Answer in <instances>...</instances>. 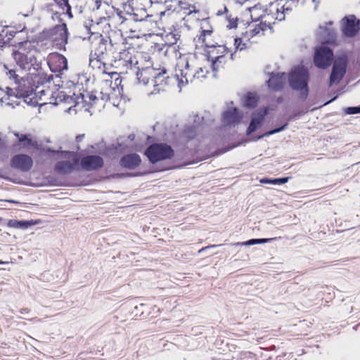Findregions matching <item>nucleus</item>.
<instances>
[{"mask_svg":"<svg viewBox=\"0 0 360 360\" xmlns=\"http://www.w3.org/2000/svg\"><path fill=\"white\" fill-rule=\"evenodd\" d=\"M208 25V22L205 20L201 23L202 31L198 37V41H201L205 47L210 49L207 51V57H210L212 54L214 53L217 42L212 39V29H205Z\"/></svg>","mask_w":360,"mask_h":360,"instance_id":"nucleus-7","label":"nucleus"},{"mask_svg":"<svg viewBox=\"0 0 360 360\" xmlns=\"http://www.w3.org/2000/svg\"><path fill=\"white\" fill-rule=\"evenodd\" d=\"M102 1L101 0H96L95 1V6L94 9L98 10L101 6Z\"/></svg>","mask_w":360,"mask_h":360,"instance_id":"nucleus-59","label":"nucleus"},{"mask_svg":"<svg viewBox=\"0 0 360 360\" xmlns=\"http://www.w3.org/2000/svg\"><path fill=\"white\" fill-rule=\"evenodd\" d=\"M136 79L139 83L147 85L150 82L154 86L152 94L159 93L162 87L168 84L169 75L165 68H155L147 66L139 69L136 72Z\"/></svg>","mask_w":360,"mask_h":360,"instance_id":"nucleus-2","label":"nucleus"},{"mask_svg":"<svg viewBox=\"0 0 360 360\" xmlns=\"http://www.w3.org/2000/svg\"><path fill=\"white\" fill-rule=\"evenodd\" d=\"M4 71L6 75L8 77L9 79L13 80L14 84L17 82L20 77L16 73V70L14 68H8V67L6 65H4Z\"/></svg>","mask_w":360,"mask_h":360,"instance_id":"nucleus-35","label":"nucleus"},{"mask_svg":"<svg viewBox=\"0 0 360 360\" xmlns=\"http://www.w3.org/2000/svg\"><path fill=\"white\" fill-rule=\"evenodd\" d=\"M344 112L347 115H354L360 113V105L355 107H347L344 108Z\"/></svg>","mask_w":360,"mask_h":360,"instance_id":"nucleus-46","label":"nucleus"},{"mask_svg":"<svg viewBox=\"0 0 360 360\" xmlns=\"http://www.w3.org/2000/svg\"><path fill=\"white\" fill-rule=\"evenodd\" d=\"M65 10L66 11L65 13L69 16L70 18H72L73 17L72 11H71V6L69 5L67 6Z\"/></svg>","mask_w":360,"mask_h":360,"instance_id":"nucleus-56","label":"nucleus"},{"mask_svg":"<svg viewBox=\"0 0 360 360\" xmlns=\"http://www.w3.org/2000/svg\"><path fill=\"white\" fill-rule=\"evenodd\" d=\"M151 4H158L162 1V0H150Z\"/></svg>","mask_w":360,"mask_h":360,"instance_id":"nucleus-64","label":"nucleus"},{"mask_svg":"<svg viewBox=\"0 0 360 360\" xmlns=\"http://www.w3.org/2000/svg\"><path fill=\"white\" fill-rule=\"evenodd\" d=\"M78 162L77 158L75 160L74 163L68 160L59 161L55 165L54 170L61 175L70 174L75 169V166L78 164Z\"/></svg>","mask_w":360,"mask_h":360,"instance_id":"nucleus-18","label":"nucleus"},{"mask_svg":"<svg viewBox=\"0 0 360 360\" xmlns=\"http://www.w3.org/2000/svg\"><path fill=\"white\" fill-rule=\"evenodd\" d=\"M20 225V221H18V220L11 219L8 222V226L15 228V229H20V226H19Z\"/></svg>","mask_w":360,"mask_h":360,"instance_id":"nucleus-51","label":"nucleus"},{"mask_svg":"<svg viewBox=\"0 0 360 360\" xmlns=\"http://www.w3.org/2000/svg\"><path fill=\"white\" fill-rule=\"evenodd\" d=\"M20 229H26L30 226L37 224V221L33 220H21L20 221Z\"/></svg>","mask_w":360,"mask_h":360,"instance_id":"nucleus-47","label":"nucleus"},{"mask_svg":"<svg viewBox=\"0 0 360 360\" xmlns=\"http://www.w3.org/2000/svg\"><path fill=\"white\" fill-rule=\"evenodd\" d=\"M321 37V39L325 42H328L331 39L334 37V30L327 27V26H320L318 32Z\"/></svg>","mask_w":360,"mask_h":360,"instance_id":"nucleus-27","label":"nucleus"},{"mask_svg":"<svg viewBox=\"0 0 360 360\" xmlns=\"http://www.w3.org/2000/svg\"><path fill=\"white\" fill-rule=\"evenodd\" d=\"M127 11H133V8H131L129 6H126L124 8V11H120L119 9L116 10L117 15L119 17V18L120 20H122V22H124L125 20H127L128 19L126 17V15H127V12H126Z\"/></svg>","mask_w":360,"mask_h":360,"instance_id":"nucleus-43","label":"nucleus"},{"mask_svg":"<svg viewBox=\"0 0 360 360\" xmlns=\"http://www.w3.org/2000/svg\"><path fill=\"white\" fill-rule=\"evenodd\" d=\"M229 49L224 45H219L217 43V47L214 53V56L219 55H225V53H228Z\"/></svg>","mask_w":360,"mask_h":360,"instance_id":"nucleus-44","label":"nucleus"},{"mask_svg":"<svg viewBox=\"0 0 360 360\" xmlns=\"http://www.w3.org/2000/svg\"><path fill=\"white\" fill-rule=\"evenodd\" d=\"M127 14L131 17V20L136 22L143 20L147 16L146 11L145 9L141 10L140 13L135 12L134 10L127 11Z\"/></svg>","mask_w":360,"mask_h":360,"instance_id":"nucleus-30","label":"nucleus"},{"mask_svg":"<svg viewBox=\"0 0 360 360\" xmlns=\"http://www.w3.org/2000/svg\"><path fill=\"white\" fill-rule=\"evenodd\" d=\"M207 73L208 70H205L202 67H196L195 65V79L201 80L202 79L205 78Z\"/></svg>","mask_w":360,"mask_h":360,"instance_id":"nucleus-40","label":"nucleus"},{"mask_svg":"<svg viewBox=\"0 0 360 360\" xmlns=\"http://www.w3.org/2000/svg\"><path fill=\"white\" fill-rule=\"evenodd\" d=\"M57 5L63 11L70 5L68 0H55Z\"/></svg>","mask_w":360,"mask_h":360,"instance_id":"nucleus-50","label":"nucleus"},{"mask_svg":"<svg viewBox=\"0 0 360 360\" xmlns=\"http://www.w3.org/2000/svg\"><path fill=\"white\" fill-rule=\"evenodd\" d=\"M39 87L38 86L35 85V86H34V94H36L33 95L32 96L37 102H38V100L43 101V96L46 95V94H49V95L51 96L52 91L50 89H39V91H37V89H39Z\"/></svg>","mask_w":360,"mask_h":360,"instance_id":"nucleus-34","label":"nucleus"},{"mask_svg":"<svg viewBox=\"0 0 360 360\" xmlns=\"http://www.w3.org/2000/svg\"><path fill=\"white\" fill-rule=\"evenodd\" d=\"M6 147V142L4 139L2 138V134L0 133V149Z\"/></svg>","mask_w":360,"mask_h":360,"instance_id":"nucleus-58","label":"nucleus"},{"mask_svg":"<svg viewBox=\"0 0 360 360\" xmlns=\"http://www.w3.org/2000/svg\"><path fill=\"white\" fill-rule=\"evenodd\" d=\"M145 155L150 163L155 164L162 160L172 159L174 155V150L167 143H155L146 148Z\"/></svg>","mask_w":360,"mask_h":360,"instance_id":"nucleus-5","label":"nucleus"},{"mask_svg":"<svg viewBox=\"0 0 360 360\" xmlns=\"http://www.w3.org/2000/svg\"><path fill=\"white\" fill-rule=\"evenodd\" d=\"M48 65L52 72L60 73L63 70H68V60L65 56L61 54H57L50 58Z\"/></svg>","mask_w":360,"mask_h":360,"instance_id":"nucleus-15","label":"nucleus"},{"mask_svg":"<svg viewBox=\"0 0 360 360\" xmlns=\"http://www.w3.org/2000/svg\"><path fill=\"white\" fill-rule=\"evenodd\" d=\"M234 46L236 50L239 51L245 50L247 48L246 44L243 43L240 38H236L234 39Z\"/></svg>","mask_w":360,"mask_h":360,"instance_id":"nucleus-45","label":"nucleus"},{"mask_svg":"<svg viewBox=\"0 0 360 360\" xmlns=\"http://www.w3.org/2000/svg\"><path fill=\"white\" fill-rule=\"evenodd\" d=\"M236 3L237 4H243L245 1H246L247 0H234Z\"/></svg>","mask_w":360,"mask_h":360,"instance_id":"nucleus-63","label":"nucleus"},{"mask_svg":"<svg viewBox=\"0 0 360 360\" xmlns=\"http://www.w3.org/2000/svg\"><path fill=\"white\" fill-rule=\"evenodd\" d=\"M190 119L193 121V124L192 126L199 129L204 126L211 125L213 120L210 118V114L207 112H205L202 116L198 114H193L190 116Z\"/></svg>","mask_w":360,"mask_h":360,"instance_id":"nucleus-19","label":"nucleus"},{"mask_svg":"<svg viewBox=\"0 0 360 360\" xmlns=\"http://www.w3.org/2000/svg\"><path fill=\"white\" fill-rule=\"evenodd\" d=\"M207 60L212 63V71L216 72L223 65L226 63V58L224 55L214 56L212 54L210 57H207Z\"/></svg>","mask_w":360,"mask_h":360,"instance_id":"nucleus-23","label":"nucleus"},{"mask_svg":"<svg viewBox=\"0 0 360 360\" xmlns=\"http://www.w3.org/2000/svg\"><path fill=\"white\" fill-rule=\"evenodd\" d=\"M226 18L229 22V24L226 25L227 28L233 29L237 27L238 18L236 16L232 17L231 15H227Z\"/></svg>","mask_w":360,"mask_h":360,"instance_id":"nucleus-42","label":"nucleus"},{"mask_svg":"<svg viewBox=\"0 0 360 360\" xmlns=\"http://www.w3.org/2000/svg\"><path fill=\"white\" fill-rule=\"evenodd\" d=\"M180 35L178 34L169 33L166 35V39L168 43L170 44L169 48L175 49V46L174 45L176 44L177 40L179 39Z\"/></svg>","mask_w":360,"mask_h":360,"instance_id":"nucleus-39","label":"nucleus"},{"mask_svg":"<svg viewBox=\"0 0 360 360\" xmlns=\"http://www.w3.org/2000/svg\"><path fill=\"white\" fill-rule=\"evenodd\" d=\"M288 122H285L283 125L281 126L280 127L275 128L274 129L269 130L266 131L262 135L257 136V137L252 139L253 141H258L264 137L269 136L271 135H273L274 134L281 132L283 130H285L288 127Z\"/></svg>","mask_w":360,"mask_h":360,"instance_id":"nucleus-31","label":"nucleus"},{"mask_svg":"<svg viewBox=\"0 0 360 360\" xmlns=\"http://www.w3.org/2000/svg\"><path fill=\"white\" fill-rule=\"evenodd\" d=\"M70 99H72L71 97L68 96L65 91H57L51 93V96L49 98V103L56 105L58 103H69Z\"/></svg>","mask_w":360,"mask_h":360,"instance_id":"nucleus-22","label":"nucleus"},{"mask_svg":"<svg viewBox=\"0 0 360 360\" xmlns=\"http://www.w3.org/2000/svg\"><path fill=\"white\" fill-rule=\"evenodd\" d=\"M13 168L18 169L22 172H28L33 165L32 158L25 154H18L14 155L11 161Z\"/></svg>","mask_w":360,"mask_h":360,"instance_id":"nucleus-12","label":"nucleus"},{"mask_svg":"<svg viewBox=\"0 0 360 360\" xmlns=\"http://www.w3.org/2000/svg\"><path fill=\"white\" fill-rule=\"evenodd\" d=\"M360 30V20H357L355 15H350L342 20V31L345 36L352 37L355 36Z\"/></svg>","mask_w":360,"mask_h":360,"instance_id":"nucleus-9","label":"nucleus"},{"mask_svg":"<svg viewBox=\"0 0 360 360\" xmlns=\"http://www.w3.org/2000/svg\"><path fill=\"white\" fill-rule=\"evenodd\" d=\"M276 238H252L250 239L245 242H238L232 243V245L235 246H250V245H254L257 244H263L269 242H271L273 240H275Z\"/></svg>","mask_w":360,"mask_h":360,"instance_id":"nucleus-26","label":"nucleus"},{"mask_svg":"<svg viewBox=\"0 0 360 360\" xmlns=\"http://www.w3.org/2000/svg\"><path fill=\"white\" fill-rule=\"evenodd\" d=\"M14 135L18 139L19 142L22 144L25 148L34 147L38 148L37 141L32 139L29 134H22L18 132L14 133Z\"/></svg>","mask_w":360,"mask_h":360,"instance_id":"nucleus-24","label":"nucleus"},{"mask_svg":"<svg viewBox=\"0 0 360 360\" xmlns=\"http://www.w3.org/2000/svg\"><path fill=\"white\" fill-rule=\"evenodd\" d=\"M131 51L133 52L131 49H122L120 51L117 58L121 65L131 60V58L133 57Z\"/></svg>","mask_w":360,"mask_h":360,"instance_id":"nucleus-33","label":"nucleus"},{"mask_svg":"<svg viewBox=\"0 0 360 360\" xmlns=\"http://www.w3.org/2000/svg\"><path fill=\"white\" fill-rule=\"evenodd\" d=\"M56 30L59 32L53 39V44L56 49L65 51V45L68 41V31L65 23L56 26Z\"/></svg>","mask_w":360,"mask_h":360,"instance_id":"nucleus-14","label":"nucleus"},{"mask_svg":"<svg viewBox=\"0 0 360 360\" xmlns=\"http://www.w3.org/2000/svg\"><path fill=\"white\" fill-rule=\"evenodd\" d=\"M286 79L285 72H271L267 81L268 86L273 91H279L283 89Z\"/></svg>","mask_w":360,"mask_h":360,"instance_id":"nucleus-16","label":"nucleus"},{"mask_svg":"<svg viewBox=\"0 0 360 360\" xmlns=\"http://www.w3.org/2000/svg\"><path fill=\"white\" fill-rule=\"evenodd\" d=\"M239 360H255V355L250 352H241L238 354Z\"/></svg>","mask_w":360,"mask_h":360,"instance_id":"nucleus-41","label":"nucleus"},{"mask_svg":"<svg viewBox=\"0 0 360 360\" xmlns=\"http://www.w3.org/2000/svg\"><path fill=\"white\" fill-rule=\"evenodd\" d=\"M60 13L58 12H56L53 14L52 18L54 19L55 18H59Z\"/></svg>","mask_w":360,"mask_h":360,"instance_id":"nucleus-62","label":"nucleus"},{"mask_svg":"<svg viewBox=\"0 0 360 360\" xmlns=\"http://www.w3.org/2000/svg\"><path fill=\"white\" fill-rule=\"evenodd\" d=\"M138 65V60H136L135 56H133L131 58V60H129V61L125 62L122 64L123 66H126L127 69H129L133 71H139L140 68L137 66Z\"/></svg>","mask_w":360,"mask_h":360,"instance_id":"nucleus-37","label":"nucleus"},{"mask_svg":"<svg viewBox=\"0 0 360 360\" xmlns=\"http://www.w3.org/2000/svg\"><path fill=\"white\" fill-rule=\"evenodd\" d=\"M47 153H55V154H58V153H60V154H63V153H70V152L68 151H60V150H52L51 148H48L47 149Z\"/></svg>","mask_w":360,"mask_h":360,"instance_id":"nucleus-55","label":"nucleus"},{"mask_svg":"<svg viewBox=\"0 0 360 360\" xmlns=\"http://www.w3.org/2000/svg\"><path fill=\"white\" fill-rule=\"evenodd\" d=\"M276 14L275 18L276 20L281 21L285 19V15L286 13L283 10L281 9V7L280 8L276 7Z\"/></svg>","mask_w":360,"mask_h":360,"instance_id":"nucleus-49","label":"nucleus"},{"mask_svg":"<svg viewBox=\"0 0 360 360\" xmlns=\"http://www.w3.org/2000/svg\"><path fill=\"white\" fill-rule=\"evenodd\" d=\"M290 177H282L275 179L263 178L260 180L262 184H269L273 185H281L287 183Z\"/></svg>","mask_w":360,"mask_h":360,"instance_id":"nucleus-32","label":"nucleus"},{"mask_svg":"<svg viewBox=\"0 0 360 360\" xmlns=\"http://www.w3.org/2000/svg\"><path fill=\"white\" fill-rule=\"evenodd\" d=\"M141 162V157L136 153H131L124 155L120 160V165L122 167L134 169L139 167Z\"/></svg>","mask_w":360,"mask_h":360,"instance_id":"nucleus-17","label":"nucleus"},{"mask_svg":"<svg viewBox=\"0 0 360 360\" xmlns=\"http://www.w3.org/2000/svg\"><path fill=\"white\" fill-rule=\"evenodd\" d=\"M84 134H82V135H78V136L76 137V141H77V142H79V141H81L83 139V138H84Z\"/></svg>","mask_w":360,"mask_h":360,"instance_id":"nucleus-61","label":"nucleus"},{"mask_svg":"<svg viewBox=\"0 0 360 360\" xmlns=\"http://www.w3.org/2000/svg\"><path fill=\"white\" fill-rule=\"evenodd\" d=\"M101 99L103 101H108L110 99L109 94L108 93H103V91H101Z\"/></svg>","mask_w":360,"mask_h":360,"instance_id":"nucleus-57","label":"nucleus"},{"mask_svg":"<svg viewBox=\"0 0 360 360\" xmlns=\"http://www.w3.org/2000/svg\"><path fill=\"white\" fill-rule=\"evenodd\" d=\"M19 311L21 314H27L30 312V309L28 308H22Z\"/></svg>","mask_w":360,"mask_h":360,"instance_id":"nucleus-60","label":"nucleus"},{"mask_svg":"<svg viewBox=\"0 0 360 360\" xmlns=\"http://www.w3.org/2000/svg\"><path fill=\"white\" fill-rule=\"evenodd\" d=\"M347 63L345 60L338 59L333 63L329 77V86L338 84L345 75Z\"/></svg>","mask_w":360,"mask_h":360,"instance_id":"nucleus-10","label":"nucleus"},{"mask_svg":"<svg viewBox=\"0 0 360 360\" xmlns=\"http://www.w3.org/2000/svg\"><path fill=\"white\" fill-rule=\"evenodd\" d=\"M298 4L297 0H288L285 4L281 6V9L283 10L286 13L292 11Z\"/></svg>","mask_w":360,"mask_h":360,"instance_id":"nucleus-36","label":"nucleus"},{"mask_svg":"<svg viewBox=\"0 0 360 360\" xmlns=\"http://www.w3.org/2000/svg\"><path fill=\"white\" fill-rule=\"evenodd\" d=\"M198 129L193 126H186L183 136L188 141L194 139L198 134Z\"/></svg>","mask_w":360,"mask_h":360,"instance_id":"nucleus-29","label":"nucleus"},{"mask_svg":"<svg viewBox=\"0 0 360 360\" xmlns=\"http://www.w3.org/2000/svg\"><path fill=\"white\" fill-rule=\"evenodd\" d=\"M194 57L186 59H181L177 64L175 70L179 86L192 83L195 79Z\"/></svg>","mask_w":360,"mask_h":360,"instance_id":"nucleus-4","label":"nucleus"},{"mask_svg":"<svg viewBox=\"0 0 360 360\" xmlns=\"http://www.w3.org/2000/svg\"><path fill=\"white\" fill-rule=\"evenodd\" d=\"M257 96L253 93L248 92L245 97L244 105L246 108H253L257 105Z\"/></svg>","mask_w":360,"mask_h":360,"instance_id":"nucleus-28","label":"nucleus"},{"mask_svg":"<svg viewBox=\"0 0 360 360\" xmlns=\"http://www.w3.org/2000/svg\"><path fill=\"white\" fill-rule=\"evenodd\" d=\"M241 116L236 108L228 110L222 114V122L224 125L234 124L240 121Z\"/></svg>","mask_w":360,"mask_h":360,"instance_id":"nucleus-20","label":"nucleus"},{"mask_svg":"<svg viewBox=\"0 0 360 360\" xmlns=\"http://www.w3.org/2000/svg\"><path fill=\"white\" fill-rule=\"evenodd\" d=\"M14 91L12 88L6 87V89L0 88V101L1 102H6L8 105H19V103L14 101Z\"/></svg>","mask_w":360,"mask_h":360,"instance_id":"nucleus-21","label":"nucleus"},{"mask_svg":"<svg viewBox=\"0 0 360 360\" xmlns=\"http://www.w3.org/2000/svg\"><path fill=\"white\" fill-rule=\"evenodd\" d=\"M12 56L16 64L25 70H30L37 62V59L33 54L25 53V51H13Z\"/></svg>","mask_w":360,"mask_h":360,"instance_id":"nucleus-8","label":"nucleus"},{"mask_svg":"<svg viewBox=\"0 0 360 360\" xmlns=\"http://www.w3.org/2000/svg\"><path fill=\"white\" fill-rule=\"evenodd\" d=\"M108 49V39L103 38L102 35H100L99 42L97 48L96 49L95 54L98 58H104V56L107 55Z\"/></svg>","mask_w":360,"mask_h":360,"instance_id":"nucleus-25","label":"nucleus"},{"mask_svg":"<svg viewBox=\"0 0 360 360\" xmlns=\"http://www.w3.org/2000/svg\"><path fill=\"white\" fill-rule=\"evenodd\" d=\"M221 245H208V246H207V247H205V248H201V249L198 251V252H199V253H202V252H204V251L207 250V249H210V248H217V247H219V246H221Z\"/></svg>","mask_w":360,"mask_h":360,"instance_id":"nucleus-53","label":"nucleus"},{"mask_svg":"<svg viewBox=\"0 0 360 360\" xmlns=\"http://www.w3.org/2000/svg\"><path fill=\"white\" fill-rule=\"evenodd\" d=\"M334 55L332 49L327 46H319L315 49L314 63L316 67L325 70L332 64Z\"/></svg>","mask_w":360,"mask_h":360,"instance_id":"nucleus-6","label":"nucleus"},{"mask_svg":"<svg viewBox=\"0 0 360 360\" xmlns=\"http://www.w3.org/2000/svg\"><path fill=\"white\" fill-rule=\"evenodd\" d=\"M82 100L88 105H93L97 100V97L93 92H87L86 94H82Z\"/></svg>","mask_w":360,"mask_h":360,"instance_id":"nucleus-38","label":"nucleus"},{"mask_svg":"<svg viewBox=\"0 0 360 360\" xmlns=\"http://www.w3.org/2000/svg\"><path fill=\"white\" fill-rule=\"evenodd\" d=\"M267 113V107H264L252 112L251 120L246 131L247 135H250L261 127Z\"/></svg>","mask_w":360,"mask_h":360,"instance_id":"nucleus-11","label":"nucleus"},{"mask_svg":"<svg viewBox=\"0 0 360 360\" xmlns=\"http://www.w3.org/2000/svg\"><path fill=\"white\" fill-rule=\"evenodd\" d=\"M103 158L96 155H91L84 157L81 160V166L86 171H93L103 167Z\"/></svg>","mask_w":360,"mask_h":360,"instance_id":"nucleus-13","label":"nucleus"},{"mask_svg":"<svg viewBox=\"0 0 360 360\" xmlns=\"http://www.w3.org/2000/svg\"><path fill=\"white\" fill-rule=\"evenodd\" d=\"M258 8L257 6H254L252 7L251 9H250V16H251V18H252V21H258L262 17V15H257L256 13V12L257 11Z\"/></svg>","mask_w":360,"mask_h":360,"instance_id":"nucleus-48","label":"nucleus"},{"mask_svg":"<svg viewBox=\"0 0 360 360\" xmlns=\"http://www.w3.org/2000/svg\"><path fill=\"white\" fill-rule=\"evenodd\" d=\"M4 30L0 33V49L3 48L6 44Z\"/></svg>","mask_w":360,"mask_h":360,"instance_id":"nucleus-52","label":"nucleus"},{"mask_svg":"<svg viewBox=\"0 0 360 360\" xmlns=\"http://www.w3.org/2000/svg\"><path fill=\"white\" fill-rule=\"evenodd\" d=\"M309 72L304 67L295 68L289 75V85L292 90L299 91L302 101H306L309 95Z\"/></svg>","mask_w":360,"mask_h":360,"instance_id":"nucleus-3","label":"nucleus"},{"mask_svg":"<svg viewBox=\"0 0 360 360\" xmlns=\"http://www.w3.org/2000/svg\"><path fill=\"white\" fill-rule=\"evenodd\" d=\"M53 76L50 75L48 78L37 75L34 76H27L20 77L15 82V86L12 88L14 91V98H23L25 103L32 106H36L37 101L32 97L34 94L35 83L43 84L44 81L50 82Z\"/></svg>","mask_w":360,"mask_h":360,"instance_id":"nucleus-1","label":"nucleus"},{"mask_svg":"<svg viewBox=\"0 0 360 360\" xmlns=\"http://www.w3.org/2000/svg\"><path fill=\"white\" fill-rule=\"evenodd\" d=\"M224 14L228 15V8L226 6H224V8L222 10H219L217 13V15H222Z\"/></svg>","mask_w":360,"mask_h":360,"instance_id":"nucleus-54","label":"nucleus"}]
</instances>
